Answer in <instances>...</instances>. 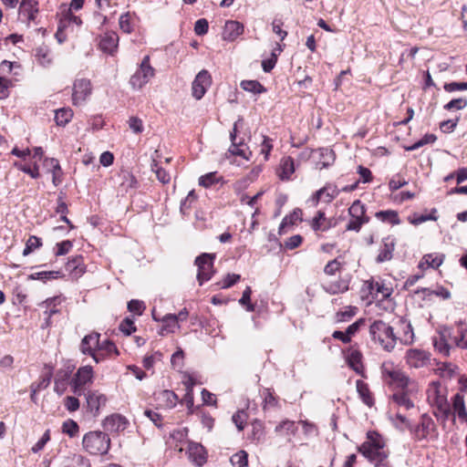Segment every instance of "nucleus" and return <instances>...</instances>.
Wrapping results in <instances>:
<instances>
[{"mask_svg": "<svg viewBox=\"0 0 467 467\" xmlns=\"http://www.w3.org/2000/svg\"><path fill=\"white\" fill-rule=\"evenodd\" d=\"M85 395L88 409L94 416L97 415L99 411V409L104 407L107 403V397L97 390L88 391V393Z\"/></svg>", "mask_w": 467, "mask_h": 467, "instance_id": "a211bd4d", "label": "nucleus"}, {"mask_svg": "<svg viewBox=\"0 0 467 467\" xmlns=\"http://www.w3.org/2000/svg\"><path fill=\"white\" fill-rule=\"evenodd\" d=\"M462 392V390L457 392L451 399V416L454 419L457 417L461 422L467 424V409L464 395Z\"/></svg>", "mask_w": 467, "mask_h": 467, "instance_id": "ddd939ff", "label": "nucleus"}, {"mask_svg": "<svg viewBox=\"0 0 467 467\" xmlns=\"http://www.w3.org/2000/svg\"><path fill=\"white\" fill-rule=\"evenodd\" d=\"M458 367L451 362L441 363L438 367V370L441 377L452 378L457 370Z\"/></svg>", "mask_w": 467, "mask_h": 467, "instance_id": "49530a36", "label": "nucleus"}, {"mask_svg": "<svg viewBox=\"0 0 467 467\" xmlns=\"http://www.w3.org/2000/svg\"><path fill=\"white\" fill-rule=\"evenodd\" d=\"M405 360L410 368H420L429 365L431 354L423 349L410 348L406 351Z\"/></svg>", "mask_w": 467, "mask_h": 467, "instance_id": "1a4fd4ad", "label": "nucleus"}, {"mask_svg": "<svg viewBox=\"0 0 467 467\" xmlns=\"http://www.w3.org/2000/svg\"><path fill=\"white\" fill-rule=\"evenodd\" d=\"M211 84H212V78H211L210 73L205 69L201 70L197 74V76L195 77V78L192 82V96L196 99H201L204 96V94L207 90V88L210 87Z\"/></svg>", "mask_w": 467, "mask_h": 467, "instance_id": "f8f14e48", "label": "nucleus"}, {"mask_svg": "<svg viewBox=\"0 0 467 467\" xmlns=\"http://www.w3.org/2000/svg\"><path fill=\"white\" fill-rule=\"evenodd\" d=\"M91 83L88 79H76L73 84L72 102L74 105H81L91 94Z\"/></svg>", "mask_w": 467, "mask_h": 467, "instance_id": "9d476101", "label": "nucleus"}, {"mask_svg": "<svg viewBox=\"0 0 467 467\" xmlns=\"http://www.w3.org/2000/svg\"><path fill=\"white\" fill-rule=\"evenodd\" d=\"M98 350L104 352L107 356H110L111 354L119 355V350L117 347L110 340H99V346L98 348Z\"/></svg>", "mask_w": 467, "mask_h": 467, "instance_id": "8fccbe9b", "label": "nucleus"}, {"mask_svg": "<svg viewBox=\"0 0 467 467\" xmlns=\"http://www.w3.org/2000/svg\"><path fill=\"white\" fill-rule=\"evenodd\" d=\"M466 106H467V99L460 98V99H452L450 102H448L444 106V109H447V110L462 109Z\"/></svg>", "mask_w": 467, "mask_h": 467, "instance_id": "69168bd1", "label": "nucleus"}, {"mask_svg": "<svg viewBox=\"0 0 467 467\" xmlns=\"http://www.w3.org/2000/svg\"><path fill=\"white\" fill-rule=\"evenodd\" d=\"M119 36L115 32H109L101 36L99 41L100 49L109 54H113L118 47Z\"/></svg>", "mask_w": 467, "mask_h": 467, "instance_id": "5701e85b", "label": "nucleus"}, {"mask_svg": "<svg viewBox=\"0 0 467 467\" xmlns=\"http://www.w3.org/2000/svg\"><path fill=\"white\" fill-rule=\"evenodd\" d=\"M358 312V308L356 306H346L344 310L337 313V318L339 322L347 321L348 319L354 317Z\"/></svg>", "mask_w": 467, "mask_h": 467, "instance_id": "603ef678", "label": "nucleus"}, {"mask_svg": "<svg viewBox=\"0 0 467 467\" xmlns=\"http://www.w3.org/2000/svg\"><path fill=\"white\" fill-rule=\"evenodd\" d=\"M128 309L130 312L140 316L145 309V305L142 301L132 299L128 303Z\"/></svg>", "mask_w": 467, "mask_h": 467, "instance_id": "052dcab7", "label": "nucleus"}, {"mask_svg": "<svg viewBox=\"0 0 467 467\" xmlns=\"http://www.w3.org/2000/svg\"><path fill=\"white\" fill-rule=\"evenodd\" d=\"M119 177L121 179L120 186L123 188V190L127 192L130 189H133L137 185V180L132 175L131 172H130L127 170H123L119 173Z\"/></svg>", "mask_w": 467, "mask_h": 467, "instance_id": "2f4dec72", "label": "nucleus"}, {"mask_svg": "<svg viewBox=\"0 0 467 467\" xmlns=\"http://www.w3.org/2000/svg\"><path fill=\"white\" fill-rule=\"evenodd\" d=\"M278 404L277 399L273 395L269 389L264 391V410H268L276 407Z\"/></svg>", "mask_w": 467, "mask_h": 467, "instance_id": "864d4df0", "label": "nucleus"}, {"mask_svg": "<svg viewBox=\"0 0 467 467\" xmlns=\"http://www.w3.org/2000/svg\"><path fill=\"white\" fill-rule=\"evenodd\" d=\"M356 388L358 396L362 400V401L368 407H372L374 405V399L372 393L368 389V384L365 383L363 380L358 379L356 381Z\"/></svg>", "mask_w": 467, "mask_h": 467, "instance_id": "393cba45", "label": "nucleus"}, {"mask_svg": "<svg viewBox=\"0 0 467 467\" xmlns=\"http://www.w3.org/2000/svg\"><path fill=\"white\" fill-rule=\"evenodd\" d=\"M246 413L244 410H239L233 415V421L236 425L238 431H243L244 428V421L246 420Z\"/></svg>", "mask_w": 467, "mask_h": 467, "instance_id": "338daca9", "label": "nucleus"}, {"mask_svg": "<svg viewBox=\"0 0 467 467\" xmlns=\"http://www.w3.org/2000/svg\"><path fill=\"white\" fill-rule=\"evenodd\" d=\"M348 366L358 374L363 373L362 354L357 349H350L347 357Z\"/></svg>", "mask_w": 467, "mask_h": 467, "instance_id": "a878e982", "label": "nucleus"}, {"mask_svg": "<svg viewBox=\"0 0 467 467\" xmlns=\"http://www.w3.org/2000/svg\"><path fill=\"white\" fill-rule=\"evenodd\" d=\"M358 450L366 459L374 463V467L390 465L388 460L389 450L386 448L384 439L378 432H368L367 440L358 446Z\"/></svg>", "mask_w": 467, "mask_h": 467, "instance_id": "f257e3e1", "label": "nucleus"}, {"mask_svg": "<svg viewBox=\"0 0 467 467\" xmlns=\"http://www.w3.org/2000/svg\"><path fill=\"white\" fill-rule=\"evenodd\" d=\"M243 33V24L238 21L230 20L225 23L223 36L224 40L234 41Z\"/></svg>", "mask_w": 467, "mask_h": 467, "instance_id": "412c9836", "label": "nucleus"}, {"mask_svg": "<svg viewBox=\"0 0 467 467\" xmlns=\"http://www.w3.org/2000/svg\"><path fill=\"white\" fill-rule=\"evenodd\" d=\"M82 257L75 256L72 259L68 260L66 265V270L75 276H78L84 273V269L82 267Z\"/></svg>", "mask_w": 467, "mask_h": 467, "instance_id": "7c9ffc66", "label": "nucleus"}, {"mask_svg": "<svg viewBox=\"0 0 467 467\" xmlns=\"http://www.w3.org/2000/svg\"><path fill=\"white\" fill-rule=\"evenodd\" d=\"M73 117V111L69 108H63L56 110L55 120L59 126H65Z\"/></svg>", "mask_w": 467, "mask_h": 467, "instance_id": "72a5a7b5", "label": "nucleus"}, {"mask_svg": "<svg viewBox=\"0 0 467 467\" xmlns=\"http://www.w3.org/2000/svg\"><path fill=\"white\" fill-rule=\"evenodd\" d=\"M296 431V422L285 420L275 426V431L282 436L289 435Z\"/></svg>", "mask_w": 467, "mask_h": 467, "instance_id": "473e14b6", "label": "nucleus"}, {"mask_svg": "<svg viewBox=\"0 0 467 467\" xmlns=\"http://www.w3.org/2000/svg\"><path fill=\"white\" fill-rule=\"evenodd\" d=\"M368 216L351 217V219L349 220L346 226V229L348 231L358 232L361 229L362 225L368 223Z\"/></svg>", "mask_w": 467, "mask_h": 467, "instance_id": "37998d69", "label": "nucleus"}, {"mask_svg": "<svg viewBox=\"0 0 467 467\" xmlns=\"http://www.w3.org/2000/svg\"><path fill=\"white\" fill-rule=\"evenodd\" d=\"M69 374L67 371L60 370L55 378L54 389L58 395H62L67 389Z\"/></svg>", "mask_w": 467, "mask_h": 467, "instance_id": "c756f323", "label": "nucleus"}, {"mask_svg": "<svg viewBox=\"0 0 467 467\" xmlns=\"http://www.w3.org/2000/svg\"><path fill=\"white\" fill-rule=\"evenodd\" d=\"M188 311L186 308L182 309L178 315L168 314L164 316L161 319L162 323H168L171 321L174 326H177L179 321H184L188 317Z\"/></svg>", "mask_w": 467, "mask_h": 467, "instance_id": "a18cd8bd", "label": "nucleus"}, {"mask_svg": "<svg viewBox=\"0 0 467 467\" xmlns=\"http://www.w3.org/2000/svg\"><path fill=\"white\" fill-rule=\"evenodd\" d=\"M140 71L142 73V82H149V80L153 77L154 75V69L150 65V57L146 56L142 59L140 66Z\"/></svg>", "mask_w": 467, "mask_h": 467, "instance_id": "58836bf2", "label": "nucleus"}, {"mask_svg": "<svg viewBox=\"0 0 467 467\" xmlns=\"http://www.w3.org/2000/svg\"><path fill=\"white\" fill-rule=\"evenodd\" d=\"M402 324L404 326V335L400 338V341L406 345L411 344L414 338L412 327L410 323L403 322Z\"/></svg>", "mask_w": 467, "mask_h": 467, "instance_id": "e2e57ef3", "label": "nucleus"}, {"mask_svg": "<svg viewBox=\"0 0 467 467\" xmlns=\"http://www.w3.org/2000/svg\"><path fill=\"white\" fill-rule=\"evenodd\" d=\"M262 139L263 140L260 145V153L264 155L265 161H267L270 151L273 149L272 140L265 135H262Z\"/></svg>", "mask_w": 467, "mask_h": 467, "instance_id": "13d9d810", "label": "nucleus"}, {"mask_svg": "<svg viewBox=\"0 0 467 467\" xmlns=\"http://www.w3.org/2000/svg\"><path fill=\"white\" fill-rule=\"evenodd\" d=\"M41 245H42L41 239L35 235H31L26 243V247L23 251V255L26 256V255L30 254L34 250H36V248H39Z\"/></svg>", "mask_w": 467, "mask_h": 467, "instance_id": "de8ad7c7", "label": "nucleus"}, {"mask_svg": "<svg viewBox=\"0 0 467 467\" xmlns=\"http://www.w3.org/2000/svg\"><path fill=\"white\" fill-rule=\"evenodd\" d=\"M340 192V190L332 184H327L323 188L317 191L309 202H312L313 206H317L320 201L329 203L331 202Z\"/></svg>", "mask_w": 467, "mask_h": 467, "instance_id": "4468645a", "label": "nucleus"}, {"mask_svg": "<svg viewBox=\"0 0 467 467\" xmlns=\"http://www.w3.org/2000/svg\"><path fill=\"white\" fill-rule=\"evenodd\" d=\"M62 431L69 437H75L78 432V425L75 420H67L62 425Z\"/></svg>", "mask_w": 467, "mask_h": 467, "instance_id": "3c124183", "label": "nucleus"}, {"mask_svg": "<svg viewBox=\"0 0 467 467\" xmlns=\"http://www.w3.org/2000/svg\"><path fill=\"white\" fill-rule=\"evenodd\" d=\"M279 177L281 180H289L291 175L295 172V163L291 157H285L280 162Z\"/></svg>", "mask_w": 467, "mask_h": 467, "instance_id": "bb28decb", "label": "nucleus"}, {"mask_svg": "<svg viewBox=\"0 0 467 467\" xmlns=\"http://www.w3.org/2000/svg\"><path fill=\"white\" fill-rule=\"evenodd\" d=\"M375 216L379 220H380L382 222L389 223L391 224H399L400 223L398 213L395 211H392V210L379 211V212L376 213Z\"/></svg>", "mask_w": 467, "mask_h": 467, "instance_id": "f704fd0d", "label": "nucleus"}, {"mask_svg": "<svg viewBox=\"0 0 467 467\" xmlns=\"http://www.w3.org/2000/svg\"><path fill=\"white\" fill-rule=\"evenodd\" d=\"M119 329L125 335L130 336L132 332L136 330V327L134 326V322L131 318L126 317L119 325Z\"/></svg>", "mask_w": 467, "mask_h": 467, "instance_id": "0e129e2a", "label": "nucleus"}, {"mask_svg": "<svg viewBox=\"0 0 467 467\" xmlns=\"http://www.w3.org/2000/svg\"><path fill=\"white\" fill-rule=\"evenodd\" d=\"M369 334L372 340L388 352L393 350L397 344L393 328L382 320H376L370 325Z\"/></svg>", "mask_w": 467, "mask_h": 467, "instance_id": "7ed1b4c3", "label": "nucleus"}, {"mask_svg": "<svg viewBox=\"0 0 467 467\" xmlns=\"http://www.w3.org/2000/svg\"><path fill=\"white\" fill-rule=\"evenodd\" d=\"M18 170L29 174L33 179H36L39 177V171H38V167L36 164H35V166L33 168H31L30 166L28 165H23L21 163H18V162H15L14 164Z\"/></svg>", "mask_w": 467, "mask_h": 467, "instance_id": "680f3d73", "label": "nucleus"}, {"mask_svg": "<svg viewBox=\"0 0 467 467\" xmlns=\"http://www.w3.org/2000/svg\"><path fill=\"white\" fill-rule=\"evenodd\" d=\"M395 249L394 239L388 236L382 240V244L379 249V253L377 256L378 263H383L389 261L392 258V254Z\"/></svg>", "mask_w": 467, "mask_h": 467, "instance_id": "4be33fe9", "label": "nucleus"}, {"mask_svg": "<svg viewBox=\"0 0 467 467\" xmlns=\"http://www.w3.org/2000/svg\"><path fill=\"white\" fill-rule=\"evenodd\" d=\"M329 223H327L325 213L318 211L317 215L312 221V228L314 231H326L329 228Z\"/></svg>", "mask_w": 467, "mask_h": 467, "instance_id": "ea45409f", "label": "nucleus"}, {"mask_svg": "<svg viewBox=\"0 0 467 467\" xmlns=\"http://www.w3.org/2000/svg\"><path fill=\"white\" fill-rule=\"evenodd\" d=\"M420 292L423 294L424 298L430 297L432 295L441 296L444 299H448L451 297L450 291L444 287H439L437 290H431L429 288H422L420 290L418 289L415 291V294H419Z\"/></svg>", "mask_w": 467, "mask_h": 467, "instance_id": "a19ab883", "label": "nucleus"}, {"mask_svg": "<svg viewBox=\"0 0 467 467\" xmlns=\"http://www.w3.org/2000/svg\"><path fill=\"white\" fill-rule=\"evenodd\" d=\"M438 334L433 337V346L440 354L447 357L451 348L449 327H441Z\"/></svg>", "mask_w": 467, "mask_h": 467, "instance_id": "2eb2a0df", "label": "nucleus"}, {"mask_svg": "<svg viewBox=\"0 0 467 467\" xmlns=\"http://www.w3.org/2000/svg\"><path fill=\"white\" fill-rule=\"evenodd\" d=\"M230 462L234 467H247L248 454L245 451H239L230 458Z\"/></svg>", "mask_w": 467, "mask_h": 467, "instance_id": "c03bdc74", "label": "nucleus"}, {"mask_svg": "<svg viewBox=\"0 0 467 467\" xmlns=\"http://www.w3.org/2000/svg\"><path fill=\"white\" fill-rule=\"evenodd\" d=\"M152 171L155 172L157 179L163 184L169 183L171 181L170 174L161 167H159L156 162L151 166Z\"/></svg>", "mask_w": 467, "mask_h": 467, "instance_id": "5fc2aeb1", "label": "nucleus"}, {"mask_svg": "<svg viewBox=\"0 0 467 467\" xmlns=\"http://www.w3.org/2000/svg\"><path fill=\"white\" fill-rule=\"evenodd\" d=\"M335 161V153L329 149H320V160L317 164L321 165L320 169L327 168Z\"/></svg>", "mask_w": 467, "mask_h": 467, "instance_id": "c9c22d12", "label": "nucleus"}, {"mask_svg": "<svg viewBox=\"0 0 467 467\" xmlns=\"http://www.w3.org/2000/svg\"><path fill=\"white\" fill-rule=\"evenodd\" d=\"M128 424L129 421L124 416L115 413L104 420L103 428L105 431L118 433L124 431Z\"/></svg>", "mask_w": 467, "mask_h": 467, "instance_id": "dca6fc26", "label": "nucleus"}, {"mask_svg": "<svg viewBox=\"0 0 467 467\" xmlns=\"http://www.w3.org/2000/svg\"><path fill=\"white\" fill-rule=\"evenodd\" d=\"M370 293L376 292V294H381L382 297H388L391 294V290L386 287L383 284L379 282L371 283L369 285Z\"/></svg>", "mask_w": 467, "mask_h": 467, "instance_id": "bf43d9fd", "label": "nucleus"}, {"mask_svg": "<svg viewBox=\"0 0 467 467\" xmlns=\"http://www.w3.org/2000/svg\"><path fill=\"white\" fill-rule=\"evenodd\" d=\"M251 295H252V289L250 286H246V288L244 290L242 297L239 300V303L242 306H246V310L249 312H252L254 310V305L250 303L251 301Z\"/></svg>", "mask_w": 467, "mask_h": 467, "instance_id": "4d7b16f0", "label": "nucleus"}, {"mask_svg": "<svg viewBox=\"0 0 467 467\" xmlns=\"http://www.w3.org/2000/svg\"><path fill=\"white\" fill-rule=\"evenodd\" d=\"M409 430L414 440L418 441H427L429 438H436V425L433 420L427 414L420 417L416 425H410Z\"/></svg>", "mask_w": 467, "mask_h": 467, "instance_id": "39448f33", "label": "nucleus"}, {"mask_svg": "<svg viewBox=\"0 0 467 467\" xmlns=\"http://www.w3.org/2000/svg\"><path fill=\"white\" fill-rule=\"evenodd\" d=\"M449 330L451 344L459 348L466 349L467 327L459 324L454 327H449Z\"/></svg>", "mask_w": 467, "mask_h": 467, "instance_id": "f3484780", "label": "nucleus"}, {"mask_svg": "<svg viewBox=\"0 0 467 467\" xmlns=\"http://www.w3.org/2000/svg\"><path fill=\"white\" fill-rule=\"evenodd\" d=\"M187 453L189 459L202 466L206 462L205 450L200 443L187 441Z\"/></svg>", "mask_w": 467, "mask_h": 467, "instance_id": "6ab92c4d", "label": "nucleus"}, {"mask_svg": "<svg viewBox=\"0 0 467 467\" xmlns=\"http://www.w3.org/2000/svg\"><path fill=\"white\" fill-rule=\"evenodd\" d=\"M350 217H360L366 215L365 205L359 201L356 200L348 209Z\"/></svg>", "mask_w": 467, "mask_h": 467, "instance_id": "09e8293b", "label": "nucleus"}, {"mask_svg": "<svg viewBox=\"0 0 467 467\" xmlns=\"http://www.w3.org/2000/svg\"><path fill=\"white\" fill-rule=\"evenodd\" d=\"M427 398L430 404L436 408V416L441 417L444 420L451 416V403L447 399V389L441 387L439 381H432L427 390Z\"/></svg>", "mask_w": 467, "mask_h": 467, "instance_id": "f03ea898", "label": "nucleus"}, {"mask_svg": "<svg viewBox=\"0 0 467 467\" xmlns=\"http://www.w3.org/2000/svg\"><path fill=\"white\" fill-rule=\"evenodd\" d=\"M82 445L84 450L91 455H105L109 450L110 439L106 432L93 431L84 435Z\"/></svg>", "mask_w": 467, "mask_h": 467, "instance_id": "20e7f679", "label": "nucleus"}, {"mask_svg": "<svg viewBox=\"0 0 467 467\" xmlns=\"http://www.w3.org/2000/svg\"><path fill=\"white\" fill-rule=\"evenodd\" d=\"M59 272L57 271H43L32 274L29 278L33 280H47V279H55L57 278Z\"/></svg>", "mask_w": 467, "mask_h": 467, "instance_id": "6e6d98bb", "label": "nucleus"}, {"mask_svg": "<svg viewBox=\"0 0 467 467\" xmlns=\"http://www.w3.org/2000/svg\"><path fill=\"white\" fill-rule=\"evenodd\" d=\"M214 254L203 253L195 258V265L198 267L197 280L199 285H202L203 282L212 278L214 274L213 260Z\"/></svg>", "mask_w": 467, "mask_h": 467, "instance_id": "0eeeda50", "label": "nucleus"}, {"mask_svg": "<svg viewBox=\"0 0 467 467\" xmlns=\"http://www.w3.org/2000/svg\"><path fill=\"white\" fill-rule=\"evenodd\" d=\"M382 375L389 386L401 390L409 387L411 382L410 378L402 370L396 368L392 363L382 365Z\"/></svg>", "mask_w": 467, "mask_h": 467, "instance_id": "423d86ee", "label": "nucleus"}, {"mask_svg": "<svg viewBox=\"0 0 467 467\" xmlns=\"http://www.w3.org/2000/svg\"><path fill=\"white\" fill-rule=\"evenodd\" d=\"M35 57L36 61L44 67H47L52 64L51 52L46 46H41L36 48Z\"/></svg>", "mask_w": 467, "mask_h": 467, "instance_id": "cd10ccee", "label": "nucleus"}, {"mask_svg": "<svg viewBox=\"0 0 467 467\" xmlns=\"http://www.w3.org/2000/svg\"><path fill=\"white\" fill-rule=\"evenodd\" d=\"M93 380V370L90 366L80 367L71 381L74 394L81 396L85 394V386Z\"/></svg>", "mask_w": 467, "mask_h": 467, "instance_id": "6e6552de", "label": "nucleus"}, {"mask_svg": "<svg viewBox=\"0 0 467 467\" xmlns=\"http://www.w3.org/2000/svg\"><path fill=\"white\" fill-rule=\"evenodd\" d=\"M241 88L254 94H261L265 91L264 86L257 80H243L241 82Z\"/></svg>", "mask_w": 467, "mask_h": 467, "instance_id": "4c0bfd02", "label": "nucleus"}, {"mask_svg": "<svg viewBox=\"0 0 467 467\" xmlns=\"http://www.w3.org/2000/svg\"><path fill=\"white\" fill-rule=\"evenodd\" d=\"M324 289L330 295H337L346 292L348 289V286L344 281L337 280L326 285Z\"/></svg>", "mask_w": 467, "mask_h": 467, "instance_id": "e433bc0d", "label": "nucleus"}, {"mask_svg": "<svg viewBox=\"0 0 467 467\" xmlns=\"http://www.w3.org/2000/svg\"><path fill=\"white\" fill-rule=\"evenodd\" d=\"M392 400L399 406L405 410L414 408L413 401L409 398L408 393L404 390L398 391L392 395Z\"/></svg>", "mask_w": 467, "mask_h": 467, "instance_id": "c85d7f7f", "label": "nucleus"}, {"mask_svg": "<svg viewBox=\"0 0 467 467\" xmlns=\"http://www.w3.org/2000/svg\"><path fill=\"white\" fill-rule=\"evenodd\" d=\"M222 179L223 178L221 176H218L216 171L209 172L200 177L199 184L204 188H209L212 185L220 182Z\"/></svg>", "mask_w": 467, "mask_h": 467, "instance_id": "79ce46f5", "label": "nucleus"}, {"mask_svg": "<svg viewBox=\"0 0 467 467\" xmlns=\"http://www.w3.org/2000/svg\"><path fill=\"white\" fill-rule=\"evenodd\" d=\"M340 267H341V263L338 262L337 259H334V260L329 261L326 265V266L324 268V272H325L326 275H333L337 271H339Z\"/></svg>", "mask_w": 467, "mask_h": 467, "instance_id": "774afa93", "label": "nucleus"}, {"mask_svg": "<svg viewBox=\"0 0 467 467\" xmlns=\"http://www.w3.org/2000/svg\"><path fill=\"white\" fill-rule=\"evenodd\" d=\"M444 260V254H425L419 264V267L426 269L431 267L433 269L438 268Z\"/></svg>", "mask_w": 467, "mask_h": 467, "instance_id": "b1692460", "label": "nucleus"}, {"mask_svg": "<svg viewBox=\"0 0 467 467\" xmlns=\"http://www.w3.org/2000/svg\"><path fill=\"white\" fill-rule=\"evenodd\" d=\"M100 334L93 332L85 336L80 343V351L85 355H93L99 346Z\"/></svg>", "mask_w": 467, "mask_h": 467, "instance_id": "aec40b11", "label": "nucleus"}, {"mask_svg": "<svg viewBox=\"0 0 467 467\" xmlns=\"http://www.w3.org/2000/svg\"><path fill=\"white\" fill-rule=\"evenodd\" d=\"M243 119H239L234 124L233 131L230 133V139L232 141V145L229 149V153L232 155H237L244 160L248 161L251 156V151L248 150V149L244 148V145L243 143V140H237V129L242 124Z\"/></svg>", "mask_w": 467, "mask_h": 467, "instance_id": "9b49d317", "label": "nucleus"}]
</instances>
